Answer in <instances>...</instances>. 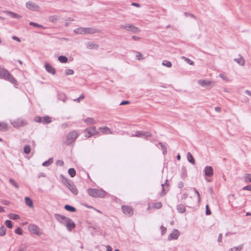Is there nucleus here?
Masks as SVG:
<instances>
[{"mask_svg": "<svg viewBox=\"0 0 251 251\" xmlns=\"http://www.w3.org/2000/svg\"><path fill=\"white\" fill-rule=\"evenodd\" d=\"M53 158H50L48 160L43 162L42 165L45 167L49 166L53 163Z\"/></svg>", "mask_w": 251, "mask_h": 251, "instance_id": "29", "label": "nucleus"}, {"mask_svg": "<svg viewBox=\"0 0 251 251\" xmlns=\"http://www.w3.org/2000/svg\"><path fill=\"white\" fill-rule=\"evenodd\" d=\"M179 234V231L177 229H174L172 232L169 235L168 240H176L178 238Z\"/></svg>", "mask_w": 251, "mask_h": 251, "instance_id": "13", "label": "nucleus"}, {"mask_svg": "<svg viewBox=\"0 0 251 251\" xmlns=\"http://www.w3.org/2000/svg\"><path fill=\"white\" fill-rule=\"evenodd\" d=\"M30 147L29 145H26L24 148V152L26 154L29 153L30 151Z\"/></svg>", "mask_w": 251, "mask_h": 251, "instance_id": "41", "label": "nucleus"}, {"mask_svg": "<svg viewBox=\"0 0 251 251\" xmlns=\"http://www.w3.org/2000/svg\"><path fill=\"white\" fill-rule=\"evenodd\" d=\"M6 229L3 226L0 227V236H4L5 234Z\"/></svg>", "mask_w": 251, "mask_h": 251, "instance_id": "42", "label": "nucleus"}, {"mask_svg": "<svg viewBox=\"0 0 251 251\" xmlns=\"http://www.w3.org/2000/svg\"><path fill=\"white\" fill-rule=\"evenodd\" d=\"M122 210L125 214L128 216H131L134 214L133 209L131 206L123 205L122 206Z\"/></svg>", "mask_w": 251, "mask_h": 251, "instance_id": "12", "label": "nucleus"}, {"mask_svg": "<svg viewBox=\"0 0 251 251\" xmlns=\"http://www.w3.org/2000/svg\"><path fill=\"white\" fill-rule=\"evenodd\" d=\"M129 101H127V100H124L123 101H122L120 105H125V104H129Z\"/></svg>", "mask_w": 251, "mask_h": 251, "instance_id": "57", "label": "nucleus"}, {"mask_svg": "<svg viewBox=\"0 0 251 251\" xmlns=\"http://www.w3.org/2000/svg\"><path fill=\"white\" fill-rule=\"evenodd\" d=\"M60 177L62 178V183L71 191V192L75 195H77L78 192V190L73 182L65 177L62 175L60 176Z\"/></svg>", "mask_w": 251, "mask_h": 251, "instance_id": "3", "label": "nucleus"}, {"mask_svg": "<svg viewBox=\"0 0 251 251\" xmlns=\"http://www.w3.org/2000/svg\"><path fill=\"white\" fill-rule=\"evenodd\" d=\"M26 250V247L25 246L24 247H21L19 248L17 251H25Z\"/></svg>", "mask_w": 251, "mask_h": 251, "instance_id": "55", "label": "nucleus"}, {"mask_svg": "<svg viewBox=\"0 0 251 251\" xmlns=\"http://www.w3.org/2000/svg\"><path fill=\"white\" fill-rule=\"evenodd\" d=\"M7 125L5 123H0V130L2 131H6L7 129Z\"/></svg>", "mask_w": 251, "mask_h": 251, "instance_id": "28", "label": "nucleus"}, {"mask_svg": "<svg viewBox=\"0 0 251 251\" xmlns=\"http://www.w3.org/2000/svg\"><path fill=\"white\" fill-rule=\"evenodd\" d=\"M88 194L94 198H104L106 195V192L102 190L95 188H89L87 190Z\"/></svg>", "mask_w": 251, "mask_h": 251, "instance_id": "5", "label": "nucleus"}, {"mask_svg": "<svg viewBox=\"0 0 251 251\" xmlns=\"http://www.w3.org/2000/svg\"><path fill=\"white\" fill-rule=\"evenodd\" d=\"M187 158L188 159V161L190 162L191 164L194 165L195 164V161L192 155L190 152H187Z\"/></svg>", "mask_w": 251, "mask_h": 251, "instance_id": "23", "label": "nucleus"}, {"mask_svg": "<svg viewBox=\"0 0 251 251\" xmlns=\"http://www.w3.org/2000/svg\"><path fill=\"white\" fill-rule=\"evenodd\" d=\"M211 213V211L209 208V206L208 204H207L206 205V211H205V214L206 215H210Z\"/></svg>", "mask_w": 251, "mask_h": 251, "instance_id": "52", "label": "nucleus"}, {"mask_svg": "<svg viewBox=\"0 0 251 251\" xmlns=\"http://www.w3.org/2000/svg\"><path fill=\"white\" fill-rule=\"evenodd\" d=\"M25 203L26 205L29 206L30 208H32L33 207V203L32 200L29 198V197H25Z\"/></svg>", "mask_w": 251, "mask_h": 251, "instance_id": "22", "label": "nucleus"}, {"mask_svg": "<svg viewBox=\"0 0 251 251\" xmlns=\"http://www.w3.org/2000/svg\"><path fill=\"white\" fill-rule=\"evenodd\" d=\"M234 61L241 66H244L245 64V60L242 57L239 58H235Z\"/></svg>", "mask_w": 251, "mask_h": 251, "instance_id": "26", "label": "nucleus"}, {"mask_svg": "<svg viewBox=\"0 0 251 251\" xmlns=\"http://www.w3.org/2000/svg\"><path fill=\"white\" fill-rule=\"evenodd\" d=\"M86 47L90 50L97 49L99 48V45L94 42H88L86 43Z\"/></svg>", "mask_w": 251, "mask_h": 251, "instance_id": "17", "label": "nucleus"}, {"mask_svg": "<svg viewBox=\"0 0 251 251\" xmlns=\"http://www.w3.org/2000/svg\"><path fill=\"white\" fill-rule=\"evenodd\" d=\"M131 38L134 40H139L140 39L139 37L135 35L132 36Z\"/></svg>", "mask_w": 251, "mask_h": 251, "instance_id": "63", "label": "nucleus"}, {"mask_svg": "<svg viewBox=\"0 0 251 251\" xmlns=\"http://www.w3.org/2000/svg\"><path fill=\"white\" fill-rule=\"evenodd\" d=\"M11 124L15 127H19L24 126L26 124L25 121L22 118H19L16 120L11 121Z\"/></svg>", "mask_w": 251, "mask_h": 251, "instance_id": "10", "label": "nucleus"}, {"mask_svg": "<svg viewBox=\"0 0 251 251\" xmlns=\"http://www.w3.org/2000/svg\"><path fill=\"white\" fill-rule=\"evenodd\" d=\"M222 234L220 233L218 236V242H221L222 241Z\"/></svg>", "mask_w": 251, "mask_h": 251, "instance_id": "62", "label": "nucleus"}, {"mask_svg": "<svg viewBox=\"0 0 251 251\" xmlns=\"http://www.w3.org/2000/svg\"><path fill=\"white\" fill-rule=\"evenodd\" d=\"M121 28L125 29L127 31H130L133 33H138L140 32V29L132 24H126L121 25Z\"/></svg>", "mask_w": 251, "mask_h": 251, "instance_id": "7", "label": "nucleus"}, {"mask_svg": "<svg viewBox=\"0 0 251 251\" xmlns=\"http://www.w3.org/2000/svg\"><path fill=\"white\" fill-rule=\"evenodd\" d=\"M85 98V96L83 94H81L80 97L77 98V99H74V101H76L77 102H79L80 101Z\"/></svg>", "mask_w": 251, "mask_h": 251, "instance_id": "47", "label": "nucleus"}, {"mask_svg": "<svg viewBox=\"0 0 251 251\" xmlns=\"http://www.w3.org/2000/svg\"><path fill=\"white\" fill-rule=\"evenodd\" d=\"M29 25H33V26H34L35 27H39V28H43V29H45V27L41 25H39L37 23H34V22H31L29 23Z\"/></svg>", "mask_w": 251, "mask_h": 251, "instance_id": "35", "label": "nucleus"}, {"mask_svg": "<svg viewBox=\"0 0 251 251\" xmlns=\"http://www.w3.org/2000/svg\"><path fill=\"white\" fill-rule=\"evenodd\" d=\"M42 118V123L43 124H49L51 122V118L48 116L43 117Z\"/></svg>", "mask_w": 251, "mask_h": 251, "instance_id": "24", "label": "nucleus"}, {"mask_svg": "<svg viewBox=\"0 0 251 251\" xmlns=\"http://www.w3.org/2000/svg\"><path fill=\"white\" fill-rule=\"evenodd\" d=\"M6 13L7 15H8V16L13 18L20 19L22 18V16L21 15H18V14L14 13L13 12L6 11Z\"/></svg>", "mask_w": 251, "mask_h": 251, "instance_id": "19", "label": "nucleus"}, {"mask_svg": "<svg viewBox=\"0 0 251 251\" xmlns=\"http://www.w3.org/2000/svg\"><path fill=\"white\" fill-rule=\"evenodd\" d=\"M167 181H168V180L166 179V183L165 184H162V185H161L162 190V192L161 193V195L162 196L166 194V193L165 192V184H166Z\"/></svg>", "mask_w": 251, "mask_h": 251, "instance_id": "45", "label": "nucleus"}, {"mask_svg": "<svg viewBox=\"0 0 251 251\" xmlns=\"http://www.w3.org/2000/svg\"><path fill=\"white\" fill-rule=\"evenodd\" d=\"M58 60L61 63H66L68 61V58L65 56H59L58 57Z\"/></svg>", "mask_w": 251, "mask_h": 251, "instance_id": "34", "label": "nucleus"}, {"mask_svg": "<svg viewBox=\"0 0 251 251\" xmlns=\"http://www.w3.org/2000/svg\"><path fill=\"white\" fill-rule=\"evenodd\" d=\"M198 83L202 87H207L211 83V82L206 80H199Z\"/></svg>", "mask_w": 251, "mask_h": 251, "instance_id": "20", "label": "nucleus"}, {"mask_svg": "<svg viewBox=\"0 0 251 251\" xmlns=\"http://www.w3.org/2000/svg\"><path fill=\"white\" fill-rule=\"evenodd\" d=\"M84 132L87 133L85 135L87 137H90L99 133L95 126H91L86 128L84 130Z\"/></svg>", "mask_w": 251, "mask_h": 251, "instance_id": "11", "label": "nucleus"}, {"mask_svg": "<svg viewBox=\"0 0 251 251\" xmlns=\"http://www.w3.org/2000/svg\"><path fill=\"white\" fill-rule=\"evenodd\" d=\"M244 178L246 182H251V174H245Z\"/></svg>", "mask_w": 251, "mask_h": 251, "instance_id": "32", "label": "nucleus"}, {"mask_svg": "<svg viewBox=\"0 0 251 251\" xmlns=\"http://www.w3.org/2000/svg\"><path fill=\"white\" fill-rule=\"evenodd\" d=\"M84 122L87 123V124H95L96 123V121L91 118H88L86 119L84 121Z\"/></svg>", "mask_w": 251, "mask_h": 251, "instance_id": "30", "label": "nucleus"}, {"mask_svg": "<svg viewBox=\"0 0 251 251\" xmlns=\"http://www.w3.org/2000/svg\"><path fill=\"white\" fill-rule=\"evenodd\" d=\"M79 133L76 131H72L66 135V143L68 145L73 144L79 135Z\"/></svg>", "mask_w": 251, "mask_h": 251, "instance_id": "6", "label": "nucleus"}, {"mask_svg": "<svg viewBox=\"0 0 251 251\" xmlns=\"http://www.w3.org/2000/svg\"><path fill=\"white\" fill-rule=\"evenodd\" d=\"M243 249V245H240L237 247H234L229 249L228 251H240Z\"/></svg>", "mask_w": 251, "mask_h": 251, "instance_id": "31", "label": "nucleus"}, {"mask_svg": "<svg viewBox=\"0 0 251 251\" xmlns=\"http://www.w3.org/2000/svg\"><path fill=\"white\" fill-rule=\"evenodd\" d=\"M68 174L71 177H73L75 176V170L74 168H70L68 170Z\"/></svg>", "mask_w": 251, "mask_h": 251, "instance_id": "33", "label": "nucleus"}, {"mask_svg": "<svg viewBox=\"0 0 251 251\" xmlns=\"http://www.w3.org/2000/svg\"><path fill=\"white\" fill-rule=\"evenodd\" d=\"M106 248L107 249V251H112V247L109 245L106 246Z\"/></svg>", "mask_w": 251, "mask_h": 251, "instance_id": "64", "label": "nucleus"}, {"mask_svg": "<svg viewBox=\"0 0 251 251\" xmlns=\"http://www.w3.org/2000/svg\"><path fill=\"white\" fill-rule=\"evenodd\" d=\"M194 190L198 197V201L199 203H200L201 201V197H200V193L195 188L194 189Z\"/></svg>", "mask_w": 251, "mask_h": 251, "instance_id": "48", "label": "nucleus"}, {"mask_svg": "<svg viewBox=\"0 0 251 251\" xmlns=\"http://www.w3.org/2000/svg\"><path fill=\"white\" fill-rule=\"evenodd\" d=\"M74 32L76 34H94L100 32V30L94 27H78L74 29Z\"/></svg>", "mask_w": 251, "mask_h": 251, "instance_id": "2", "label": "nucleus"}, {"mask_svg": "<svg viewBox=\"0 0 251 251\" xmlns=\"http://www.w3.org/2000/svg\"><path fill=\"white\" fill-rule=\"evenodd\" d=\"M65 73L66 75H71L74 74V71L72 69H68L65 70Z\"/></svg>", "mask_w": 251, "mask_h": 251, "instance_id": "44", "label": "nucleus"}, {"mask_svg": "<svg viewBox=\"0 0 251 251\" xmlns=\"http://www.w3.org/2000/svg\"><path fill=\"white\" fill-rule=\"evenodd\" d=\"M46 175L43 173H39L38 175V177L40 178L41 177H46Z\"/></svg>", "mask_w": 251, "mask_h": 251, "instance_id": "58", "label": "nucleus"}, {"mask_svg": "<svg viewBox=\"0 0 251 251\" xmlns=\"http://www.w3.org/2000/svg\"><path fill=\"white\" fill-rule=\"evenodd\" d=\"M56 164L60 166L64 165V162L62 160H58L56 161Z\"/></svg>", "mask_w": 251, "mask_h": 251, "instance_id": "53", "label": "nucleus"}, {"mask_svg": "<svg viewBox=\"0 0 251 251\" xmlns=\"http://www.w3.org/2000/svg\"><path fill=\"white\" fill-rule=\"evenodd\" d=\"M162 65L166 66L168 68H170L172 67V64L170 61L167 60H164L162 63Z\"/></svg>", "mask_w": 251, "mask_h": 251, "instance_id": "36", "label": "nucleus"}, {"mask_svg": "<svg viewBox=\"0 0 251 251\" xmlns=\"http://www.w3.org/2000/svg\"><path fill=\"white\" fill-rule=\"evenodd\" d=\"M5 223L7 227L11 228L13 227V225L11 221L7 220L5 221Z\"/></svg>", "mask_w": 251, "mask_h": 251, "instance_id": "43", "label": "nucleus"}, {"mask_svg": "<svg viewBox=\"0 0 251 251\" xmlns=\"http://www.w3.org/2000/svg\"><path fill=\"white\" fill-rule=\"evenodd\" d=\"M188 197V195L187 193H184L182 196V199L186 200Z\"/></svg>", "mask_w": 251, "mask_h": 251, "instance_id": "59", "label": "nucleus"}, {"mask_svg": "<svg viewBox=\"0 0 251 251\" xmlns=\"http://www.w3.org/2000/svg\"><path fill=\"white\" fill-rule=\"evenodd\" d=\"M204 174L206 176H211L213 175V170L211 166H206L204 170Z\"/></svg>", "mask_w": 251, "mask_h": 251, "instance_id": "14", "label": "nucleus"}, {"mask_svg": "<svg viewBox=\"0 0 251 251\" xmlns=\"http://www.w3.org/2000/svg\"><path fill=\"white\" fill-rule=\"evenodd\" d=\"M12 39H13V40H16V41H17L19 42H21V40H20V39L19 38H18V37L16 36H13L12 37Z\"/></svg>", "mask_w": 251, "mask_h": 251, "instance_id": "60", "label": "nucleus"}, {"mask_svg": "<svg viewBox=\"0 0 251 251\" xmlns=\"http://www.w3.org/2000/svg\"><path fill=\"white\" fill-rule=\"evenodd\" d=\"M219 76L221 78H222V79H223L224 80H228V78H227V77L225 76L223 74H220Z\"/></svg>", "mask_w": 251, "mask_h": 251, "instance_id": "56", "label": "nucleus"}, {"mask_svg": "<svg viewBox=\"0 0 251 251\" xmlns=\"http://www.w3.org/2000/svg\"><path fill=\"white\" fill-rule=\"evenodd\" d=\"M243 189L244 190H249V191H251V185H247V186H244L243 188Z\"/></svg>", "mask_w": 251, "mask_h": 251, "instance_id": "54", "label": "nucleus"}, {"mask_svg": "<svg viewBox=\"0 0 251 251\" xmlns=\"http://www.w3.org/2000/svg\"><path fill=\"white\" fill-rule=\"evenodd\" d=\"M159 145L161 146L162 149L163 150V153L165 154L167 152V148L166 147L163 145L162 143H159Z\"/></svg>", "mask_w": 251, "mask_h": 251, "instance_id": "49", "label": "nucleus"}, {"mask_svg": "<svg viewBox=\"0 0 251 251\" xmlns=\"http://www.w3.org/2000/svg\"><path fill=\"white\" fill-rule=\"evenodd\" d=\"M131 136L147 139L148 137H151V134L148 131H137L135 134H132Z\"/></svg>", "mask_w": 251, "mask_h": 251, "instance_id": "9", "label": "nucleus"}, {"mask_svg": "<svg viewBox=\"0 0 251 251\" xmlns=\"http://www.w3.org/2000/svg\"><path fill=\"white\" fill-rule=\"evenodd\" d=\"M10 183L17 189L19 188V185L12 178H10L9 180Z\"/></svg>", "mask_w": 251, "mask_h": 251, "instance_id": "37", "label": "nucleus"}, {"mask_svg": "<svg viewBox=\"0 0 251 251\" xmlns=\"http://www.w3.org/2000/svg\"><path fill=\"white\" fill-rule=\"evenodd\" d=\"M54 217L58 222L66 226L68 230L75 228V225L70 218L58 214H55Z\"/></svg>", "mask_w": 251, "mask_h": 251, "instance_id": "1", "label": "nucleus"}, {"mask_svg": "<svg viewBox=\"0 0 251 251\" xmlns=\"http://www.w3.org/2000/svg\"><path fill=\"white\" fill-rule=\"evenodd\" d=\"M45 68L46 70L49 73L54 75L55 74L56 71L55 69L52 67L50 64L46 63L45 64Z\"/></svg>", "mask_w": 251, "mask_h": 251, "instance_id": "16", "label": "nucleus"}, {"mask_svg": "<svg viewBox=\"0 0 251 251\" xmlns=\"http://www.w3.org/2000/svg\"><path fill=\"white\" fill-rule=\"evenodd\" d=\"M0 77L6 80L10 81L14 84H16L17 81L15 78L6 69L0 67Z\"/></svg>", "mask_w": 251, "mask_h": 251, "instance_id": "4", "label": "nucleus"}, {"mask_svg": "<svg viewBox=\"0 0 251 251\" xmlns=\"http://www.w3.org/2000/svg\"><path fill=\"white\" fill-rule=\"evenodd\" d=\"M100 130L104 134H112V132L107 126L100 127Z\"/></svg>", "mask_w": 251, "mask_h": 251, "instance_id": "18", "label": "nucleus"}, {"mask_svg": "<svg viewBox=\"0 0 251 251\" xmlns=\"http://www.w3.org/2000/svg\"><path fill=\"white\" fill-rule=\"evenodd\" d=\"M182 58L183 59H184L185 61H186L187 63H188L190 65H193L194 64V62L188 58H187L185 56H182Z\"/></svg>", "mask_w": 251, "mask_h": 251, "instance_id": "40", "label": "nucleus"}, {"mask_svg": "<svg viewBox=\"0 0 251 251\" xmlns=\"http://www.w3.org/2000/svg\"><path fill=\"white\" fill-rule=\"evenodd\" d=\"M177 210L179 213H183L185 212L186 208L184 205L180 204L177 206Z\"/></svg>", "mask_w": 251, "mask_h": 251, "instance_id": "25", "label": "nucleus"}, {"mask_svg": "<svg viewBox=\"0 0 251 251\" xmlns=\"http://www.w3.org/2000/svg\"><path fill=\"white\" fill-rule=\"evenodd\" d=\"M15 232L16 233L19 235H22L23 234L22 230L20 227H18L17 229H16Z\"/></svg>", "mask_w": 251, "mask_h": 251, "instance_id": "50", "label": "nucleus"}, {"mask_svg": "<svg viewBox=\"0 0 251 251\" xmlns=\"http://www.w3.org/2000/svg\"><path fill=\"white\" fill-rule=\"evenodd\" d=\"M26 6L28 9L31 10H36L39 8V6L37 4L30 1L26 2Z\"/></svg>", "mask_w": 251, "mask_h": 251, "instance_id": "15", "label": "nucleus"}, {"mask_svg": "<svg viewBox=\"0 0 251 251\" xmlns=\"http://www.w3.org/2000/svg\"><path fill=\"white\" fill-rule=\"evenodd\" d=\"M162 206V204L161 202H157L153 203V208L155 209H160Z\"/></svg>", "mask_w": 251, "mask_h": 251, "instance_id": "39", "label": "nucleus"}, {"mask_svg": "<svg viewBox=\"0 0 251 251\" xmlns=\"http://www.w3.org/2000/svg\"><path fill=\"white\" fill-rule=\"evenodd\" d=\"M64 208L66 210H68V211H71V212H75L76 211L75 208L74 207H73L71 205H68V204H66L65 205Z\"/></svg>", "mask_w": 251, "mask_h": 251, "instance_id": "27", "label": "nucleus"}, {"mask_svg": "<svg viewBox=\"0 0 251 251\" xmlns=\"http://www.w3.org/2000/svg\"><path fill=\"white\" fill-rule=\"evenodd\" d=\"M161 229H162V230H161V234L163 235L165 233V232H166L167 229L166 227L162 226H161Z\"/></svg>", "mask_w": 251, "mask_h": 251, "instance_id": "61", "label": "nucleus"}, {"mask_svg": "<svg viewBox=\"0 0 251 251\" xmlns=\"http://www.w3.org/2000/svg\"><path fill=\"white\" fill-rule=\"evenodd\" d=\"M9 217L12 220H18L20 219V216L16 214H10Z\"/></svg>", "mask_w": 251, "mask_h": 251, "instance_id": "38", "label": "nucleus"}, {"mask_svg": "<svg viewBox=\"0 0 251 251\" xmlns=\"http://www.w3.org/2000/svg\"><path fill=\"white\" fill-rule=\"evenodd\" d=\"M28 228L30 232L36 235L41 236L43 234L41 229L35 225H29Z\"/></svg>", "mask_w": 251, "mask_h": 251, "instance_id": "8", "label": "nucleus"}, {"mask_svg": "<svg viewBox=\"0 0 251 251\" xmlns=\"http://www.w3.org/2000/svg\"><path fill=\"white\" fill-rule=\"evenodd\" d=\"M42 117L37 116L35 118L34 120L37 123H42Z\"/></svg>", "mask_w": 251, "mask_h": 251, "instance_id": "51", "label": "nucleus"}, {"mask_svg": "<svg viewBox=\"0 0 251 251\" xmlns=\"http://www.w3.org/2000/svg\"><path fill=\"white\" fill-rule=\"evenodd\" d=\"M60 19V17L58 15H51L49 17V21L51 23H56Z\"/></svg>", "mask_w": 251, "mask_h": 251, "instance_id": "21", "label": "nucleus"}, {"mask_svg": "<svg viewBox=\"0 0 251 251\" xmlns=\"http://www.w3.org/2000/svg\"><path fill=\"white\" fill-rule=\"evenodd\" d=\"M135 58L136 59L138 60H141L143 59V58L142 57V54L139 52H136Z\"/></svg>", "mask_w": 251, "mask_h": 251, "instance_id": "46", "label": "nucleus"}]
</instances>
